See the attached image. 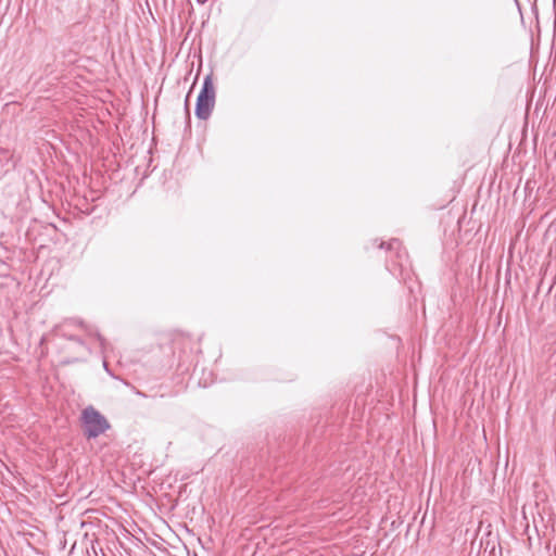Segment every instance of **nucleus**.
<instances>
[{"label": "nucleus", "mask_w": 556, "mask_h": 556, "mask_svg": "<svg viewBox=\"0 0 556 556\" xmlns=\"http://www.w3.org/2000/svg\"><path fill=\"white\" fill-rule=\"evenodd\" d=\"M73 328L87 329V326L85 325V323L83 320L73 318V319L65 320L64 323L59 325L55 329L56 333L60 337L65 338L71 342V344L64 346L63 350L64 351L73 350L72 353H68L65 356V358L63 361L64 364H71V363L83 361L90 353V350L85 344V342L81 339H79L78 337H76L70 332V330Z\"/></svg>", "instance_id": "f257e3e1"}, {"label": "nucleus", "mask_w": 556, "mask_h": 556, "mask_svg": "<svg viewBox=\"0 0 556 556\" xmlns=\"http://www.w3.org/2000/svg\"><path fill=\"white\" fill-rule=\"evenodd\" d=\"M80 421L84 428V435L88 440L96 439L110 429L109 420L92 405L83 409Z\"/></svg>", "instance_id": "f03ea898"}, {"label": "nucleus", "mask_w": 556, "mask_h": 556, "mask_svg": "<svg viewBox=\"0 0 556 556\" xmlns=\"http://www.w3.org/2000/svg\"><path fill=\"white\" fill-rule=\"evenodd\" d=\"M215 87L211 75L205 76L201 91L197 99L195 116L206 121L215 105Z\"/></svg>", "instance_id": "7ed1b4c3"}, {"label": "nucleus", "mask_w": 556, "mask_h": 556, "mask_svg": "<svg viewBox=\"0 0 556 556\" xmlns=\"http://www.w3.org/2000/svg\"><path fill=\"white\" fill-rule=\"evenodd\" d=\"M380 249H387L390 251H396L397 255L400 254V251L402 249V243L399 239H391L389 242H381L379 244Z\"/></svg>", "instance_id": "20e7f679"}, {"label": "nucleus", "mask_w": 556, "mask_h": 556, "mask_svg": "<svg viewBox=\"0 0 556 556\" xmlns=\"http://www.w3.org/2000/svg\"><path fill=\"white\" fill-rule=\"evenodd\" d=\"M12 155L11 153L9 152V150H5V149H1L0 148V162L2 160L5 161V163H8L10 160H11Z\"/></svg>", "instance_id": "39448f33"}, {"label": "nucleus", "mask_w": 556, "mask_h": 556, "mask_svg": "<svg viewBox=\"0 0 556 556\" xmlns=\"http://www.w3.org/2000/svg\"><path fill=\"white\" fill-rule=\"evenodd\" d=\"M185 108H186L187 113L189 114V109H188V98L186 99Z\"/></svg>", "instance_id": "423d86ee"}]
</instances>
